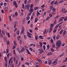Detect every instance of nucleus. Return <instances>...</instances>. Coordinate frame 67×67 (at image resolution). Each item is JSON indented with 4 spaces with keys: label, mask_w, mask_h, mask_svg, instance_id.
<instances>
[{
    "label": "nucleus",
    "mask_w": 67,
    "mask_h": 67,
    "mask_svg": "<svg viewBox=\"0 0 67 67\" xmlns=\"http://www.w3.org/2000/svg\"><path fill=\"white\" fill-rule=\"evenodd\" d=\"M64 21H66L67 20V16H66L64 18Z\"/></svg>",
    "instance_id": "obj_37"
},
{
    "label": "nucleus",
    "mask_w": 67,
    "mask_h": 67,
    "mask_svg": "<svg viewBox=\"0 0 67 67\" xmlns=\"http://www.w3.org/2000/svg\"><path fill=\"white\" fill-rule=\"evenodd\" d=\"M27 35H32V34L30 33H29V32H27Z\"/></svg>",
    "instance_id": "obj_60"
},
{
    "label": "nucleus",
    "mask_w": 67,
    "mask_h": 67,
    "mask_svg": "<svg viewBox=\"0 0 67 67\" xmlns=\"http://www.w3.org/2000/svg\"><path fill=\"white\" fill-rule=\"evenodd\" d=\"M58 2V1H57L56 0L54 2V4H56V5H58V3H57Z\"/></svg>",
    "instance_id": "obj_16"
},
{
    "label": "nucleus",
    "mask_w": 67,
    "mask_h": 67,
    "mask_svg": "<svg viewBox=\"0 0 67 67\" xmlns=\"http://www.w3.org/2000/svg\"><path fill=\"white\" fill-rule=\"evenodd\" d=\"M20 38H21V36H18L17 37V40L18 41H19L20 40Z\"/></svg>",
    "instance_id": "obj_12"
},
{
    "label": "nucleus",
    "mask_w": 67,
    "mask_h": 67,
    "mask_svg": "<svg viewBox=\"0 0 67 67\" xmlns=\"http://www.w3.org/2000/svg\"><path fill=\"white\" fill-rule=\"evenodd\" d=\"M47 55L48 56H50V55H53V53L51 52H49L48 53Z\"/></svg>",
    "instance_id": "obj_10"
},
{
    "label": "nucleus",
    "mask_w": 67,
    "mask_h": 67,
    "mask_svg": "<svg viewBox=\"0 0 67 67\" xmlns=\"http://www.w3.org/2000/svg\"><path fill=\"white\" fill-rule=\"evenodd\" d=\"M55 45H57L58 47H60L61 45H62V42L61 41H60V40L58 41L56 43Z\"/></svg>",
    "instance_id": "obj_1"
},
{
    "label": "nucleus",
    "mask_w": 67,
    "mask_h": 67,
    "mask_svg": "<svg viewBox=\"0 0 67 67\" xmlns=\"http://www.w3.org/2000/svg\"><path fill=\"white\" fill-rule=\"evenodd\" d=\"M22 30H21V32L20 33V35H21L23 33V32H24V27H23L22 28Z\"/></svg>",
    "instance_id": "obj_5"
},
{
    "label": "nucleus",
    "mask_w": 67,
    "mask_h": 67,
    "mask_svg": "<svg viewBox=\"0 0 67 67\" xmlns=\"http://www.w3.org/2000/svg\"><path fill=\"white\" fill-rule=\"evenodd\" d=\"M50 41L52 44H53V43H54V41H53V39H51Z\"/></svg>",
    "instance_id": "obj_35"
},
{
    "label": "nucleus",
    "mask_w": 67,
    "mask_h": 67,
    "mask_svg": "<svg viewBox=\"0 0 67 67\" xmlns=\"http://www.w3.org/2000/svg\"><path fill=\"white\" fill-rule=\"evenodd\" d=\"M36 65V66H39L40 65V64L38 62H35Z\"/></svg>",
    "instance_id": "obj_20"
},
{
    "label": "nucleus",
    "mask_w": 67,
    "mask_h": 67,
    "mask_svg": "<svg viewBox=\"0 0 67 67\" xmlns=\"http://www.w3.org/2000/svg\"><path fill=\"white\" fill-rule=\"evenodd\" d=\"M38 51H40L39 52V53L40 54H41L42 53H43L44 52V51L43 49L41 48L39 49H38Z\"/></svg>",
    "instance_id": "obj_4"
},
{
    "label": "nucleus",
    "mask_w": 67,
    "mask_h": 67,
    "mask_svg": "<svg viewBox=\"0 0 67 67\" xmlns=\"http://www.w3.org/2000/svg\"><path fill=\"white\" fill-rule=\"evenodd\" d=\"M13 60L14 62H15V61H16V58L15 57H14L13 58Z\"/></svg>",
    "instance_id": "obj_36"
},
{
    "label": "nucleus",
    "mask_w": 67,
    "mask_h": 67,
    "mask_svg": "<svg viewBox=\"0 0 67 67\" xmlns=\"http://www.w3.org/2000/svg\"><path fill=\"white\" fill-rule=\"evenodd\" d=\"M44 7H45V5L44 4H43V5H42L41 6V8H44Z\"/></svg>",
    "instance_id": "obj_54"
},
{
    "label": "nucleus",
    "mask_w": 67,
    "mask_h": 67,
    "mask_svg": "<svg viewBox=\"0 0 67 67\" xmlns=\"http://www.w3.org/2000/svg\"><path fill=\"white\" fill-rule=\"evenodd\" d=\"M47 47L48 49L49 48V44L47 46Z\"/></svg>",
    "instance_id": "obj_61"
},
{
    "label": "nucleus",
    "mask_w": 67,
    "mask_h": 67,
    "mask_svg": "<svg viewBox=\"0 0 67 67\" xmlns=\"http://www.w3.org/2000/svg\"><path fill=\"white\" fill-rule=\"evenodd\" d=\"M25 64H26L28 66H29V63L27 62H26L25 63Z\"/></svg>",
    "instance_id": "obj_51"
},
{
    "label": "nucleus",
    "mask_w": 67,
    "mask_h": 67,
    "mask_svg": "<svg viewBox=\"0 0 67 67\" xmlns=\"http://www.w3.org/2000/svg\"><path fill=\"white\" fill-rule=\"evenodd\" d=\"M40 45L41 46V47H42V45H43V44H42V43L40 42Z\"/></svg>",
    "instance_id": "obj_45"
},
{
    "label": "nucleus",
    "mask_w": 67,
    "mask_h": 67,
    "mask_svg": "<svg viewBox=\"0 0 67 67\" xmlns=\"http://www.w3.org/2000/svg\"><path fill=\"white\" fill-rule=\"evenodd\" d=\"M55 1H53L52 2H51V4L52 5H53V4H54V2Z\"/></svg>",
    "instance_id": "obj_31"
},
{
    "label": "nucleus",
    "mask_w": 67,
    "mask_h": 67,
    "mask_svg": "<svg viewBox=\"0 0 67 67\" xmlns=\"http://www.w3.org/2000/svg\"><path fill=\"white\" fill-rule=\"evenodd\" d=\"M10 57V53H8L7 55V58H9Z\"/></svg>",
    "instance_id": "obj_44"
},
{
    "label": "nucleus",
    "mask_w": 67,
    "mask_h": 67,
    "mask_svg": "<svg viewBox=\"0 0 67 67\" xmlns=\"http://www.w3.org/2000/svg\"><path fill=\"white\" fill-rule=\"evenodd\" d=\"M53 39L54 41H55V40H56V37H55V35H54V36Z\"/></svg>",
    "instance_id": "obj_39"
},
{
    "label": "nucleus",
    "mask_w": 67,
    "mask_h": 67,
    "mask_svg": "<svg viewBox=\"0 0 67 67\" xmlns=\"http://www.w3.org/2000/svg\"><path fill=\"white\" fill-rule=\"evenodd\" d=\"M54 8L53 6L50 5L49 7V9L50 10H52Z\"/></svg>",
    "instance_id": "obj_11"
},
{
    "label": "nucleus",
    "mask_w": 67,
    "mask_h": 67,
    "mask_svg": "<svg viewBox=\"0 0 67 67\" xmlns=\"http://www.w3.org/2000/svg\"><path fill=\"white\" fill-rule=\"evenodd\" d=\"M13 52L14 54V55H15V54H16V53H15V49H14L13 51Z\"/></svg>",
    "instance_id": "obj_58"
},
{
    "label": "nucleus",
    "mask_w": 67,
    "mask_h": 67,
    "mask_svg": "<svg viewBox=\"0 0 67 67\" xmlns=\"http://www.w3.org/2000/svg\"><path fill=\"white\" fill-rule=\"evenodd\" d=\"M39 38L40 39H41V40H43V36L42 35L40 36H39Z\"/></svg>",
    "instance_id": "obj_22"
},
{
    "label": "nucleus",
    "mask_w": 67,
    "mask_h": 67,
    "mask_svg": "<svg viewBox=\"0 0 67 67\" xmlns=\"http://www.w3.org/2000/svg\"><path fill=\"white\" fill-rule=\"evenodd\" d=\"M53 26H54V25L53 24H51L50 25V28L53 29Z\"/></svg>",
    "instance_id": "obj_17"
},
{
    "label": "nucleus",
    "mask_w": 67,
    "mask_h": 67,
    "mask_svg": "<svg viewBox=\"0 0 67 67\" xmlns=\"http://www.w3.org/2000/svg\"><path fill=\"white\" fill-rule=\"evenodd\" d=\"M37 61L38 62H39V63H42V60H41L39 59H37Z\"/></svg>",
    "instance_id": "obj_15"
},
{
    "label": "nucleus",
    "mask_w": 67,
    "mask_h": 67,
    "mask_svg": "<svg viewBox=\"0 0 67 67\" xmlns=\"http://www.w3.org/2000/svg\"><path fill=\"white\" fill-rule=\"evenodd\" d=\"M37 21H38V19L37 18L36 19L35 21V23L37 22Z\"/></svg>",
    "instance_id": "obj_47"
},
{
    "label": "nucleus",
    "mask_w": 67,
    "mask_h": 67,
    "mask_svg": "<svg viewBox=\"0 0 67 67\" xmlns=\"http://www.w3.org/2000/svg\"><path fill=\"white\" fill-rule=\"evenodd\" d=\"M43 49L44 50H45V47H45V45H43Z\"/></svg>",
    "instance_id": "obj_64"
},
{
    "label": "nucleus",
    "mask_w": 67,
    "mask_h": 67,
    "mask_svg": "<svg viewBox=\"0 0 67 67\" xmlns=\"http://www.w3.org/2000/svg\"><path fill=\"white\" fill-rule=\"evenodd\" d=\"M58 26H59V25L58 24L57 25L55 26V29H57V28Z\"/></svg>",
    "instance_id": "obj_27"
},
{
    "label": "nucleus",
    "mask_w": 67,
    "mask_h": 67,
    "mask_svg": "<svg viewBox=\"0 0 67 67\" xmlns=\"http://www.w3.org/2000/svg\"><path fill=\"white\" fill-rule=\"evenodd\" d=\"M64 31V30H62L60 32V34H63V32Z\"/></svg>",
    "instance_id": "obj_26"
},
{
    "label": "nucleus",
    "mask_w": 67,
    "mask_h": 67,
    "mask_svg": "<svg viewBox=\"0 0 67 67\" xmlns=\"http://www.w3.org/2000/svg\"><path fill=\"white\" fill-rule=\"evenodd\" d=\"M15 15L16 16H17L18 14V13L17 12H16L15 13Z\"/></svg>",
    "instance_id": "obj_53"
},
{
    "label": "nucleus",
    "mask_w": 67,
    "mask_h": 67,
    "mask_svg": "<svg viewBox=\"0 0 67 67\" xmlns=\"http://www.w3.org/2000/svg\"><path fill=\"white\" fill-rule=\"evenodd\" d=\"M9 19L10 21H12V19H11V16H9Z\"/></svg>",
    "instance_id": "obj_50"
},
{
    "label": "nucleus",
    "mask_w": 67,
    "mask_h": 67,
    "mask_svg": "<svg viewBox=\"0 0 67 67\" xmlns=\"http://www.w3.org/2000/svg\"><path fill=\"white\" fill-rule=\"evenodd\" d=\"M13 4L14 5H16L17 4V3H16V1H14V2H13Z\"/></svg>",
    "instance_id": "obj_18"
},
{
    "label": "nucleus",
    "mask_w": 67,
    "mask_h": 67,
    "mask_svg": "<svg viewBox=\"0 0 67 67\" xmlns=\"http://www.w3.org/2000/svg\"><path fill=\"white\" fill-rule=\"evenodd\" d=\"M51 51L52 52H54V50L52 48H51Z\"/></svg>",
    "instance_id": "obj_46"
},
{
    "label": "nucleus",
    "mask_w": 67,
    "mask_h": 67,
    "mask_svg": "<svg viewBox=\"0 0 67 67\" xmlns=\"http://www.w3.org/2000/svg\"><path fill=\"white\" fill-rule=\"evenodd\" d=\"M52 62L51 61H49L48 62V64L49 65H50L52 64Z\"/></svg>",
    "instance_id": "obj_42"
},
{
    "label": "nucleus",
    "mask_w": 67,
    "mask_h": 67,
    "mask_svg": "<svg viewBox=\"0 0 67 67\" xmlns=\"http://www.w3.org/2000/svg\"><path fill=\"white\" fill-rule=\"evenodd\" d=\"M32 16H35V12H34L33 13H32Z\"/></svg>",
    "instance_id": "obj_62"
},
{
    "label": "nucleus",
    "mask_w": 67,
    "mask_h": 67,
    "mask_svg": "<svg viewBox=\"0 0 67 67\" xmlns=\"http://www.w3.org/2000/svg\"><path fill=\"white\" fill-rule=\"evenodd\" d=\"M57 29L54 30H53V33H56V31H57Z\"/></svg>",
    "instance_id": "obj_38"
},
{
    "label": "nucleus",
    "mask_w": 67,
    "mask_h": 67,
    "mask_svg": "<svg viewBox=\"0 0 67 67\" xmlns=\"http://www.w3.org/2000/svg\"><path fill=\"white\" fill-rule=\"evenodd\" d=\"M2 33L3 34H5V32L3 30H2Z\"/></svg>",
    "instance_id": "obj_34"
},
{
    "label": "nucleus",
    "mask_w": 67,
    "mask_h": 67,
    "mask_svg": "<svg viewBox=\"0 0 67 67\" xmlns=\"http://www.w3.org/2000/svg\"><path fill=\"white\" fill-rule=\"evenodd\" d=\"M63 21L61 22H60L59 24H58L59 25H60L63 24Z\"/></svg>",
    "instance_id": "obj_59"
},
{
    "label": "nucleus",
    "mask_w": 67,
    "mask_h": 67,
    "mask_svg": "<svg viewBox=\"0 0 67 67\" xmlns=\"http://www.w3.org/2000/svg\"><path fill=\"white\" fill-rule=\"evenodd\" d=\"M21 15H20V16H23V13L21 12Z\"/></svg>",
    "instance_id": "obj_63"
},
{
    "label": "nucleus",
    "mask_w": 67,
    "mask_h": 67,
    "mask_svg": "<svg viewBox=\"0 0 67 67\" xmlns=\"http://www.w3.org/2000/svg\"><path fill=\"white\" fill-rule=\"evenodd\" d=\"M30 4H27L26 5H25V10H27H27H29V8H30Z\"/></svg>",
    "instance_id": "obj_3"
},
{
    "label": "nucleus",
    "mask_w": 67,
    "mask_h": 67,
    "mask_svg": "<svg viewBox=\"0 0 67 67\" xmlns=\"http://www.w3.org/2000/svg\"><path fill=\"white\" fill-rule=\"evenodd\" d=\"M30 17L29 16H27L26 18V20L28 21L30 19Z\"/></svg>",
    "instance_id": "obj_24"
},
{
    "label": "nucleus",
    "mask_w": 67,
    "mask_h": 67,
    "mask_svg": "<svg viewBox=\"0 0 67 67\" xmlns=\"http://www.w3.org/2000/svg\"><path fill=\"white\" fill-rule=\"evenodd\" d=\"M56 9H55V8H54L52 10L53 12H54H54H56Z\"/></svg>",
    "instance_id": "obj_14"
},
{
    "label": "nucleus",
    "mask_w": 67,
    "mask_h": 67,
    "mask_svg": "<svg viewBox=\"0 0 67 67\" xmlns=\"http://www.w3.org/2000/svg\"><path fill=\"white\" fill-rule=\"evenodd\" d=\"M27 3V0H25L24 1V3L25 4H26Z\"/></svg>",
    "instance_id": "obj_52"
},
{
    "label": "nucleus",
    "mask_w": 67,
    "mask_h": 67,
    "mask_svg": "<svg viewBox=\"0 0 67 67\" xmlns=\"http://www.w3.org/2000/svg\"><path fill=\"white\" fill-rule=\"evenodd\" d=\"M18 24V22L15 21L14 23V28H15L16 27V25Z\"/></svg>",
    "instance_id": "obj_7"
},
{
    "label": "nucleus",
    "mask_w": 67,
    "mask_h": 67,
    "mask_svg": "<svg viewBox=\"0 0 67 67\" xmlns=\"http://www.w3.org/2000/svg\"><path fill=\"white\" fill-rule=\"evenodd\" d=\"M33 4H31L30 6V8L31 9H32L33 8Z\"/></svg>",
    "instance_id": "obj_41"
},
{
    "label": "nucleus",
    "mask_w": 67,
    "mask_h": 67,
    "mask_svg": "<svg viewBox=\"0 0 67 67\" xmlns=\"http://www.w3.org/2000/svg\"><path fill=\"white\" fill-rule=\"evenodd\" d=\"M52 30H53V28H50L49 30V33H51V32H52Z\"/></svg>",
    "instance_id": "obj_25"
},
{
    "label": "nucleus",
    "mask_w": 67,
    "mask_h": 67,
    "mask_svg": "<svg viewBox=\"0 0 67 67\" xmlns=\"http://www.w3.org/2000/svg\"><path fill=\"white\" fill-rule=\"evenodd\" d=\"M16 34L18 35H19L20 34V32L19 30H17L16 32Z\"/></svg>",
    "instance_id": "obj_19"
},
{
    "label": "nucleus",
    "mask_w": 67,
    "mask_h": 67,
    "mask_svg": "<svg viewBox=\"0 0 67 67\" xmlns=\"http://www.w3.org/2000/svg\"><path fill=\"white\" fill-rule=\"evenodd\" d=\"M49 19H50V17H48L46 18V21H47L48 20H49Z\"/></svg>",
    "instance_id": "obj_32"
},
{
    "label": "nucleus",
    "mask_w": 67,
    "mask_h": 67,
    "mask_svg": "<svg viewBox=\"0 0 67 67\" xmlns=\"http://www.w3.org/2000/svg\"><path fill=\"white\" fill-rule=\"evenodd\" d=\"M4 59L5 60V62H7V58L6 56L5 57Z\"/></svg>",
    "instance_id": "obj_30"
},
{
    "label": "nucleus",
    "mask_w": 67,
    "mask_h": 67,
    "mask_svg": "<svg viewBox=\"0 0 67 67\" xmlns=\"http://www.w3.org/2000/svg\"><path fill=\"white\" fill-rule=\"evenodd\" d=\"M57 22H56V20L55 19L54 20V22L53 23V24L54 25H55L56 24Z\"/></svg>",
    "instance_id": "obj_28"
},
{
    "label": "nucleus",
    "mask_w": 67,
    "mask_h": 67,
    "mask_svg": "<svg viewBox=\"0 0 67 67\" xmlns=\"http://www.w3.org/2000/svg\"><path fill=\"white\" fill-rule=\"evenodd\" d=\"M16 50L17 51H18L19 53H20V49H19L18 48H16Z\"/></svg>",
    "instance_id": "obj_49"
},
{
    "label": "nucleus",
    "mask_w": 67,
    "mask_h": 67,
    "mask_svg": "<svg viewBox=\"0 0 67 67\" xmlns=\"http://www.w3.org/2000/svg\"><path fill=\"white\" fill-rule=\"evenodd\" d=\"M25 51V48L24 47H23L21 48V49L20 50V52L21 53H22V52H24Z\"/></svg>",
    "instance_id": "obj_6"
},
{
    "label": "nucleus",
    "mask_w": 67,
    "mask_h": 67,
    "mask_svg": "<svg viewBox=\"0 0 67 67\" xmlns=\"http://www.w3.org/2000/svg\"><path fill=\"white\" fill-rule=\"evenodd\" d=\"M5 67H7V66H8V63L7 62H6L5 63Z\"/></svg>",
    "instance_id": "obj_48"
},
{
    "label": "nucleus",
    "mask_w": 67,
    "mask_h": 67,
    "mask_svg": "<svg viewBox=\"0 0 67 67\" xmlns=\"http://www.w3.org/2000/svg\"><path fill=\"white\" fill-rule=\"evenodd\" d=\"M63 2H64V1L63 0L62 1H60L59 2V3H63Z\"/></svg>",
    "instance_id": "obj_57"
},
{
    "label": "nucleus",
    "mask_w": 67,
    "mask_h": 67,
    "mask_svg": "<svg viewBox=\"0 0 67 67\" xmlns=\"http://www.w3.org/2000/svg\"><path fill=\"white\" fill-rule=\"evenodd\" d=\"M64 19V17H62L60 19L59 21H60V22H61V21H62Z\"/></svg>",
    "instance_id": "obj_9"
},
{
    "label": "nucleus",
    "mask_w": 67,
    "mask_h": 67,
    "mask_svg": "<svg viewBox=\"0 0 67 67\" xmlns=\"http://www.w3.org/2000/svg\"><path fill=\"white\" fill-rule=\"evenodd\" d=\"M59 35H58V36H57L56 37V40H59Z\"/></svg>",
    "instance_id": "obj_23"
},
{
    "label": "nucleus",
    "mask_w": 67,
    "mask_h": 67,
    "mask_svg": "<svg viewBox=\"0 0 67 67\" xmlns=\"http://www.w3.org/2000/svg\"><path fill=\"white\" fill-rule=\"evenodd\" d=\"M58 61V59H55L54 62L52 63V64H55L56 62H57Z\"/></svg>",
    "instance_id": "obj_8"
},
{
    "label": "nucleus",
    "mask_w": 67,
    "mask_h": 67,
    "mask_svg": "<svg viewBox=\"0 0 67 67\" xmlns=\"http://www.w3.org/2000/svg\"><path fill=\"white\" fill-rule=\"evenodd\" d=\"M15 29H14V32H15V31H16L17 30H18V28H15Z\"/></svg>",
    "instance_id": "obj_56"
},
{
    "label": "nucleus",
    "mask_w": 67,
    "mask_h": 67,
    "mask_svg": "<svg viewBox=\"0 0 67 67\" xmlns=\"http://www.w3.org/2000/svg\"><path fill=\"white\" fill-rule=\"evenodd\" d=\"M63 32V36H65V34H66V30L64 31Z\"/></svg>",
    "instance_id": "obj_13"
},
{
    "label": "nucleus",
    "mask_w": 67,
    "mask_h": 67,
    "mask_svg": "<svg viewBox=\"0 0 67 67\" xmlns=\"http://www.w3.org/2000/svg\"><path fill=\"white\" fill-rule=\"evenodd\" d=\"M24 38L25 40H26V38H27V37H26V36H25V35H24Z\"/></svg>",
    "instance_id": "obj_33"
},
{
    "label": "nucleus",
    "mask_w": 67,
    "mask_h": 67,
    "mask_svg": "<svg viewBox=\"0 0 67 67\" xmlns=\"http://www.w3.org/2000/svg\"><path fill=\"white\" fill-rule=\"evenodd\" d=\"M14 44L15 46H16L17 45V44H16V41H14Z\"/></svg>",
    "instance_id": "obj_29"
},
{
    "label": "nucleus",
    "mask_w": 67,
    "mask_h": 67,
    "mask_svg": "<svg viewBox=\"0 0 67 67\" xmlns=\"http://www.w3.org/2000/svg\"><path fill=\"white\" fill-rule=\"evenodd\" d=\"M40 14H41L40 13H39L38 12H37V13L36 14L37 16H39V15H40Z\"/></svg>",
    "instance_id": "obj_21"
},
{
    "label": "nucleus",
    "mask_w": 67,
    "mask_h": 67,
    "mask_svg": "<svg viewBox=\"0 0 67 67\" xmlns=\"http://www.w3.org/2000/svg\"><path fill=\"white\" fill-rule=\"evenodd\" d=\"M26 51H27L28 52L27 53V54H31V53H30V52H29V50H28V49H26Z\"/></svg>",
    "instance_id": "obj_40"
},
{
    "label": "nucleus",
    "mask_w": 67,
    "mask_h": 67,
    "mask_svg": "<svg viewBox=\"0 0 67 67\" xmlns=\"http://www.w3.org/2000/svg\"><path fill=\"white\" fill-rule=\"evenodd\" d=\"M30 13L28 14V16H30L32 14V13L34 11V9L32 8H30L29 11Z\"/></svg>",
    "instance_id": "obj_2"
},
{
    "label": "nucleus",
    "mask_w": 67,
    "mask_h": 67,
    "mask_svg": "<svg viewBox=\"0 0 67 67\" xmlns=\"http://www.w3.org/2000/svg\"><path fill=\"white\" fill-rule=\"evenodd\" d=\"M46 30H43V34H45L46 33Z\"/></svg>",
    "instance_id": "obj_43"
},
{
    "label": "nucleus",
    "mask_w": 67,
    "mask_h": 67,
    "mask_svg": "<svg viewBox=\"0 0 67 67\" xmlns=\"http://www.w3.org/2000/svg\"><path fill=\"white\" fill-rule=\"evenodd\" d=\"M7 44L8 45H9V44H10V42H9V41H8L7 42Z\"/></svg>",
    "instance_id": "obj_55"
}]
</instances>
